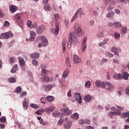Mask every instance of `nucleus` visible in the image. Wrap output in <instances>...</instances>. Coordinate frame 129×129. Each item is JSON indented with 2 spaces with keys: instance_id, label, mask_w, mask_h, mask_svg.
<instances>
[{
  "instance_id": "obj_9",
  "label": "nucleus",
  "mask_w": 129,
  "mask_h": 129,
  "mask_svg": "<svg viewBox=\"0 0 129 129\" xmlns=\"http://www.w3.org/2000/svg\"><path fill=\"white\" fill-rule=\"evenodd\" d=\"M120 114H121L120 110H118L117 112L114 111L109 112V115L111 118H112V116H113V115H120Z\"/></svg>"
},
{
  "instance_id": "obj_26",
  "label": "nucleus",
  "mask_w": 129,
  "mask_h": 129,
  "mask_svg": "<svg viewBox=\"0 0 129 129\" xmlns=\"http://www.w3.org/2000/svg\"><path fill=\"white\" fill-rule=\"evenodd\" d=\"M41 80L42 81H44V82H47V83H48V82H49L50 81V78H49L48 77H47L46 76H44V77H42L41 78Z\"/></svg>"
},
{
  "instance_id": "obj_37",
  "label": "nucleus",
  "mask_w": 129,
  "mask_h": 129,
  "mask_svg": "<svg viewBox=\"0 0 129 129\" xmlns=\"http://www.w3.org/2000/svg\"><path fill=\"white\" fill-rule=\"evenodd\" d=\"M27 24L28 28H30V29H33V22H32V21L28 20Z\"/></svg>"
},
{
  "instance_id": "obj_24",
  "label": "nucleus",
  "mask_w": 129,
  "mask_h": 129,
  "mask_svg": "<svg viewBox=\"0 0 129 129\" xmlns=\"http://www.w3.org/2000/svg\"><path fill=\"white\" fill-rule=\"evenodd\" d=\"M71 117L73 119H78L79 118V114L77 113H75L71 115Z\"/></svg>"
},
{
  "instance_id": "obj_6",
  "label": "nucleus",
  "mask_w": 129,
  "mask_h": 129,
  "mask_svg": "<svg viewBox=\"0 0 129 129\" xmlns=\"http://www.w3.org/2000/svg\"><path fill=\"white\" fill-rule=\"evenodd\" d=\"M45 30H46V27L41 25L37 29L36 32L37 34H42Z\"/></svg>"
},
{
  "instance_id": "obj_20",
  "label": "nucleus",
  "mask_w": 129,
  "mask_h": 129,
  "mask_svg": "<svg viewBox=\"0 0 129 129\" xmlns=\"http://www.w3.org/2000/svg\"><path fill=\"white\" fill-rule=\"evenodd\" d=\"M77 13L78 14H79L80 15V18H81L82 16L83 15H84V11H83V9L82 8H80L77 11Z\"/></svg>"
},
{
  "instance_id": "obj_27",
  "label": "nucleus",
  "mask_w": 129,
  "mask_h": 129,
  "mask_svg": "<svg viewBox=\"0 0 129 129\" xmlns=\"http://www.w3.org/2000/svg\"><path fill=\"white\" fill-rule=\"evenodd\" d=\"M84 99L87 102L90 101L91 100V96L90 95H87L84 97Z\"/></svg>"
},
{
  "instance_id": "obj_45",
  "label": "nucleus",
  "mask_w": 129,
  "mask_h": 129,
  "mask_svg": "<svg viewBox=\"0 0 129 129\" xmlns=\"http://www.w3.org/2000/svg\"><path fill=\"white\" fill-rule=\"evenodd\" d=\"M63 122H64V118H61L57 123V125H61Z\"/></svg>"
},
{
  "instance_id": "obj_17",
  "label": "nucleus",
  "mask_w": 129,
  "mask_h": 129,
  "mask_svg": "<svg viewBox=\"0 0 129 129\" xmlns=\"http://www.w3.org/2000/svg\"><path fill=\"white\" fill-rule=\"evenodd\" d=\"M106 84L109 90H112V89L114 88V86H113V85L111 84L109 82H107Z\"/></svg>"
},
{
  "instance_id": "obj_11",
  "label": "nucleus",
  "mask_w": 129,
  "mask_h": 129,
  "mask_svg": "<svg viewBox=\"0 0 129 129\" xmlns=\"http://www.w3.org/2000/svg\"><path fill=\"white\" fill-rule=\"evenodd\" d=\"M104 4L106 6H107L108 4L112 5V6H114L115 5V1L114 0H105Z\"/></svg>"
},
{
  "instance_id": "obj_13",
  "label": "nucleus",
  "mask_w": 129,
  "mask_h": 129,
  "mask_svg": "<svg viewBox=\"0 0 129 129\" xmlns=\"http://www.w3.org/2000/svg\"><path fill=\"white\" fill-rule=\"evenodd\" d=\"M21 18H22V14H17L14 16V20L18 23L20 20H21Z\"/></svg>"
},
{
  "instance_id": "obj_7",
  "label": "nucleus",
  "mask_w": 129,
  "mask_h": 129,
  "mask_svg": "<svg viewBox=\"0 0 129 129\" xmlns=\"http://www.w3.org/2000/svg\"><path fill=\"white\" fill-rule=\"evenodd\" d=\"M18 59L21 68H24V67H25V65H26V61L24 60V58L21 57H19Z\"/></svg>"
},
{
  "instance_id": "obj_29",
  "label": "nucleus",
  "mask_w": 129,
  "mask_h": 129,
  "mask_svg": "<svg viewBox=\"0 0 129 129\" xmlns=\"http://www.w3.org/2000/svg\"><path fill=\"white\" fill-rule=\"evenodd\" d=\"M78 18V13L76 12V13L75 14L74 16L72 17L71 20V23H73L75 21V20H76Z\"/></svg>"
},
{
  "instance_id": "obj_52",
  "label": "nucleus",
  "mask_w": 129,
  "mask_h": 129,
  "mask_svg": "<svg viewBox=\"0 0 129 129\" xmlns=\"http://www.w3.org/2000/svg\"><path fill=\"white\" fill-rule=\"evenodd\" d=\"M115 39H117L120 37V34L119 33H115L114 34Z\"/></svg>"
},
{
  "instance_id": "obj_51",
  "label": "nucleus",
  "mask_w": 129,
  "mask_h": 129,
  "mask_svg": "<svg viewBox=\"0 0 129 129\" xmlns=\"http://www.w3.org/2000/svg\"><path fill=\"white\" fill-rule=\"evenodd\" d=\"M82 52H84L86 49L87 45L85 44H82Z\"/></svg>"
},
{
  "instance_id": "obj_23",
  "label": "nucleus",
  "mask_w": 129,
  "mask_h": 129,
  "mask_svg": "<svg viewBox=\"0 0 129 129\" xmlns=\"http://www.w3.org/2000/svg\"><path fill=\"white\" fill-rule=\"evenodd\" d=\"M40 56V54H39V53H33L31 54V58L37 59V58H39Z\"/></svg>"
},
{
  "instance_id": "obj_31",
  "label": "nucleus",
  "mask_w": 129,
  "mask_h": 129,
  "mask_svg": "<svg viewBox=\"0 0 129 129\" xmlns=\"http://www.w3.org/2000/svg\"><path fill=\"white\" fill-rule=\"evenodd\" d=\"M68 75H69V71L68 70H66L64 71L62 74V77H63V78H66Z\"/></svg>"
},
{
  "instance_id": "obj_28",
  "label": "nucleus",
  "mask_w": 129,
  "mask_h": 129,
  "mask_svg": "<svg viewBox=\"0 0 129 129\" xmlns=\"http://www.w3.org/2000/svg\"><path fill=\"white\" fill-rule=\"evenodd\" d=\"M98 38H102L104 36V31H99L96 35Z\"/></svg>"
},
{
  "instance_id": "obj_19",
  "label": "nucleus",
  "mask_w": 129,
  "mask_h": 129,
  "mask_svg": "<svg viewBox=\"0 0 129 129\" xmlns=\"http://www.w3.org/2000/svg\"><path fill=\"white\" fill-rule=\"evenodd\" d=\"M113 27L114 28H120L121 27V23L119 22H116L113 23Z\"/></svg>"
},
{
  "instance_id": "obj_41",
  "label": "nucleus",
  "mask_w": 129,
  "mask_h": 129,
  "mask_svg": "<svg viewBox=\"0 0 129 129\" xmlns=\"http://www.w3.org/2000/svg\"><path fill=\"white\" fill-rule=\"evenodd\" d=\"M91 86V82H90V81H88L86 82L85 86L86 88H89Z\"/></svg>"
},
{
  "instance_id": "obj_39",
  "label": "nucleus",
  "mask_w": 129,
  "mask_h": 129,
  "mask_svg": "<svg viewBox=\"0 0 129 129\" xmlns=\"http://www.w3.org/2000/svg\"><path fill=\"white\" fill-rule=\"evenodd\" d=\"M17 10H18V9L16 6H12L10 8V10L11 12H12V13H15V12H17Z\"/></svg>"
},
{
  "instance_id": "obj_64",
  "label": "nucleus",
  "mask_w": 129,
  "mask_h": 129,
  "mask_svg": "<svg viewBox=\"0 0 129 129\" xmlns=\"http://www.w3.org/2000/svg\"><path fill=\"white\" fill-rule=\"evenodd\" d=\"M30 36L36 37V33L34 31H30Z\"/></svg>"
},
{
  "instance_id": "obj_54",
  "label": "nucleus",
  "mask_w": 129,
  "mask_h": 129,
  "mask_svg": "<svg viewBox=\"0 0 129 129\" xmlns=\"http://www.w3.org/2000/svg\"><path fill=\"white\" fill-rule=\"evenodd\" d=\"M7 120V119L5 118V117H3L0 118V121L1 122H5Z\"/></svg>"
},
{
  "instance_id": "obj_47",
  "label": "nucleus",
  "mask_w": 129,
  "mask_h": 129,
  "mask_svg": "<svg viewBox=\"0 0 129 129\" xmlns=\"http://www.w3.org/2000/svg\"><path fill=\"white\" fill-rule=\"evenodd\" d=\"M21 90H22V88H21V87H18L17 88H16L15 93H19V92H21Z\"/></svg>"
},
{
  "instance_id": "obj_16",
  "label": "nucleus",
  "mask_w": 129,
  "mask_h": 129,
  "mask_svg": "<svg viewBox=\"0 0 129 129\" xmlns=\"http://www.w3.org/2000/svg\"><path fill=\"white\" fill-rule=\"evenodd\" d=\"M17 70H19V67L18 66V64H15L13 68L11 69V73H16L17 72Z\"/></svg>"
},
{
  "instance_id": "obj_38",
  "label": "nucleus",
  "mask_w": 129,
  "mask_h": 129,
  "mask_svg": "<svg viewBox=\"0 0 129 129\" xmlns=\"http://www.w3.org/2000/svg\"><path fill=\"white\" fill-rule=\"evenodd\" d=\"M8 81L10 83H15L16 81V78H15V77L10 78L8 79Z\"/></svg>"
},
{
  "instance_id": "obj_15",
  "label": "nucleus",
  "mask_w": 129,
  "mask_h": 129,
  "mask_svg": "<svg viewBox=\"0 0 129 129\" xmlns=\"http://www.w3.org/2000/svg\"><path fill=\"white\" fill-rule=\"evenodd\" d=\"M23 106L26 110H27L28 107H29V106L28 105V101H27V99L26 98L23 100Z\"/></svg>"
},
{
  "instance_id": "obj_57",
  "label": "nucleus",
  "mask_w": 129,
  "mask_h": 129,
  "mask_svg": "<svg viewBox=\"0 0 129 129\" xmlns=\"http://www.w3.org/2000/svg\"><path fill=\"white\" fill-rule=\"evenodd\" d=\"M4 26H5V27H9V26H10V22H9V21H6L5 22Z\"/></svg>"
},
{
  "instance_id": "obj_42",
  "label": "nucleus",
  "mask_w": 129,
  "mask_h": 129,
  "mask_svg": "<svg viewBox=\"0 0 129 129\" xmlns=\"http://www.w3.org/2000/svg\"><path fill=\"white\" fill-rule=\"evenodd\" d=\"M32 62L34 66H38V65H39V63L38 62V61H37V59H33Z\"/></svg>"
},
{
  "instance_id": "obj_2",
  "label": "nucleus",
  "mask_w": 129,
  "mask_h": 129,
  "mask_svg": "<svg viewBox=\"0 0 129 129\" xmlns=\"http://www.w3.org/2000/svg\"><path fill=\"white\" fill-rule=\"evenodd\" d=\"M10 37H14V34L12 33V32L9 31L7 33H2L0 35V39H9Z\"/></svg>"
},
{
  "instance_id": "obj_5",
  "label": "nucleus",
  "mask_w": 129,
  "mask_h": 129,
  "mask_svg": "<svg viewBox=\"0 0 129 129\" xmlns=\"http://www.w3.org/2000/svg\"><path fill=\"white\" fill-rule=\"evenodd\" d=\"M75 100L78 101V102L80 104L82 103V99L81 98V95H80V93H76L74 95Z\"/></svg>"
},
{
  "instance_id": "obj_21",
  "label": "nucleus",
  "mask_w": 129,
  "mask_h": 129,
  "mask_svg": "<svg viewBox=\"0 0 129 129\" xmlns=\"http://www.w3.org/2000/svg\"><path fill=\"white\" fill-rule=\"evenodd\" d=\"M111 52H112L113 53H114V55H117V57H118V56H119V55L118 54V53H117V48H116V47H113L111 48Z\"/></svg>"
},
{
  "instance_id": "obj_60",
  "label": "nucleus",
  "mask_w": 129,
  "mask_h": 129,
  "mask_svg": "<svg viewBox=\"0 0 129 129\" xmlns=\"http://www.w3.org/2000/svg\"><path fill=\"white\" fill-rule=\"evenodd\" d=\"M86 41H87V37H84L83 42L82 44H86Z\"/></svg>"
},
{
  "instance_id": "obj_14",
  "label": "nucleus",
  "mask_w": 129,
  "mask_h": 129,
  "mask_svg": "<svg viewBox=\"0 0 129 129\" xmlns=\"http://www.w3.org/2000/svg\"><path fill=\"white\" fill-rule=\"evenodd\" d=\"M71 125H72V122L71 121H69L64 123L63 124V127L65 129H69L71 127Z\"/></svg>"
},
{
  "instance_id": "obj_63",
  "label": "nucleus",
  "mask_w": 129,
  "mask_h": 129,
  "mask_svg": "<svg viewBox=\"0 0 129 129\" xmlns=\"http://www.w3.org/2000/svg\"><path fill=\"white\" fill-rule=\"evenodd\" d=\"M84 121L85 123H86L87 124H90V120L87 119Z\"/></svg>"
},
{
  "instance_id": "obj_22",
  "label": "nucleus",
  "mask_w": 129,
  "mask_h": 129,
  "mask_svg": "<svg viewBox=\"0 0 129 129\" xmlns=\"http://www.w3.org/2000/svg\"><path fill=\"white\" fill-rule=\"evenodd\" d=\"M108 41V38H105L102 42H100L99 43V46H100V47H101L102 46H103V45H105V44H106V43H107Z\"/></svg>"
},
{
  "instance_id": "obj_33",
  "label": "nucleus",
  "mask_w": 129,
  "mask_h": 129,
  "mask_svg": "<svg viewBox=\"0 0 129 129\" xmlns=\"http://www.w3.org/2000/svg\"><path fill=\"white\" fill-rule=\"evenodd\" d=\"M113 15H114V12L111 11L107 14L106 17L107 18H113Z\"/></svg>"
},
{
  "instance_id": "obj_61",
  "label": "nucleus",
  "mask_w": 129,
  "mask_h": 129,
  "mask_svg": "<svg viewBox=\"0 0 129 129\" xmlns=\"http://www.w3.org/2000/svg\"><path fill=\"white\" fill-rule=\"evenodd\" d=\"M64 22V25L66 27H68V24L69 23V21H68V20L65 19Z\"/></svg>"
},
{
  "instance_id": "obj_53",
  "label": "nucleus",
  "mask_w": 129,
  "mask_h": 129,
  "mask_svg": "<svg viewBox=\"0 0 129 129\" xmlns=\"http://www.w3.org/2000/svg\"><path fill=\"white\" fill-rule=\"evenodd\" d=\"M125 91L126 95H129V86L125 88Z\"/></svg>"
},
{
  "instance_id": "obj_34",
  "label": "nucleus",
  "mask_w": 129,
  "mask_h": 129,
  "mask_svg": "<svg viewBox=\"0 0 129 129\" xmlns=\"http://www.w3.org/2000/svg\"><path fill=\"white\" fill-rule=\"evenodd\" d=\"M43 9L45 11H48L49 12H51L52 11V8L48 5H45L43 7Z\"/></svg>"
},
{
  "instance_id": "obj_59",
  "label": "nucleus",
  "mask_w": 129,
  "mask_h": 129,
  "mask_svg": "<svg viewBox=\"0 0 129 129\" xmlns=\"http://www.w3.org/2000/svg\"><path fill=\"white\" fill-rule=\"evenodd\" d=\"M100 86L101 88H105V83H104L103 82H101Z\"/></svg>"
},
{
  "instance_id": "obj_8",
  "label": "nucleus",
  "mask_w": 129,
  "mask_h": 129,
  "mask_svg": "<svg viewBox=\"0 0 129 129\" xmlns=\"http://www.w3.org/2000/svg\"><path fill=\"white\" fill-rule=\"evenodd\" d=\"M73 58H74V62L75 64H78V63L82 62V61L81 60V59H80V58H79L78 56H77V55L74 54L73 56Z\"/></svg>"
},
{
  "instance_id": "obj_12",
  "label": "nucleus",
  "mask_w": 129,
  "mask_h": 129,
  "mask_svg": "<svg viewBox=\"0 0 129 129\" xmlns=\"http://www.w3.org/2000/svg\"><path fill=\"white\" fill-rule=\"evenodd\" d=\"M54 110H55V107L54 106L47 107L45 109V111L48 114H49L50 112H52V111H54Z\"/></svg>"
},
{
  "instance_id": "obj_25",
  "label": "nucleus",
  "mask_w": 129,
  "mask_h": 129,
  "mask_svg": "<svg viewBox=\"0 0 129 129\" xmlns=\"http://www.w3.org/2000/svg\"><path fill=\"white\" fill-rule=\"evenodd\" d=\"M114 77L115 79H121L122 78V75L121 74H115Z\"/></svg>"
},
{
  "instance_id": "obj_4",
  "label": "nucleus",
  "mask_w": 129,
  "mask_h": 129,
  "mask_svg": "<svg viewBox=\"0 0 129 129\" xmlns=\"http://www.w3.org/2000/svg\"><path fill=\"white\" fill-rule=\"evenodd\" d=\"M61 111H62L64 115H70L72 113V111L69 110L68 107L62 108Z\"/></svg>"
},
{
  "instance_id": "obj_56",
  "label": "nucleus",
  "mask_w": 129,
  "mask_h": 129,
  "mask_svg": "<svg viewBox=\"0 0 129 129\" xmlns=\"http://www.w3.org/2000/svg\"><path fill=\"white\" fill-rule=\"evenodd\" d=\"M121 32H122V33H126L127 30L126 29V28H124V27H123L121 29Z\"/></svg>"
},
{
  "instance_id": "obj_32",
  "label": "nucleus",
  "mask_w": 129,
  "mask_h": 129,
  "mask_svg": "<svg viewBox=\"0 0 129 129\" xmlns=\"http://www.w3.org/2000/svg\"><path fill=\"white\" fill-rule=\"evenodd\" d=\"M59 25L58 24H56L55 26V31H54V34L55 35H57L58 34H59Z\"/></svg>"
},
{
  "instance_id": "obj_10",
  "label": "nucleus",
  "mask_w": 129,
  "mask_h": 129,
  "mask_svg": "<svg viewBox=\"0 0 129 129\" xmlns=\"http://www.w3.org/2000/svg\"><path fill=\"white\" fill-rule=\"evenodd\" d=\"M65 64L66 65L67 68L71 67V60H70V58H69V57H68L66 58Z\"/></svg>"
},
{
  "instance_id": "obj_49",
  "label": "nucleus",
  "mask_w": 129,
  "mask_h": 129,
  "mask_svg": "<svg viewBox=\"0 0 129 129\" xmlns=\"http://www.w3.org/2000/svg\"><path fill=\"white\" fill-rule=\"evenodd\" d=\"M121 91H123V89L122 88H120V89H119L118 90V91H117V92H118V95L119 96H121V95H122V94L121 93Z\"/></svg>"
},
{
  "instance_id": "obj_50",
  "label": "nucleus",
  "mask_w": 129,
  "mask_h": 129,
  "mask_svg": "<svg viewBox=\"0 0 129 129\" xmlns=\"http://www.w3.org/2000/svg\"><path fill=\"white\" fill-rule=\"evenodd\" d=\"M40 101L41 103H43L44 104L47 103V101H46V98H41Z\"/></svg>"
},
{
  "instance_id": "obj_48",
  "label": "nucleus",
  "mask_w": 129,
  "mask_h": 129,
  "mask_svg": "<svg viewBox=\"0 0 129 129\" xmlns=\"http://www.w3.org/2000/svg\"><path fill=\"white\" fill-rule=\"evenodd\" d=\"M101 84V82H100V81L97 80L95 82V85L96 86H97V87H100Z\"/></svg>"
},
{
  "instance_id": "obj_30",
  "label": "nucleus",
  "mask_w": 129,
  "mask_h": 129,
  "mask_svg": "<svg viewBox=\"0 0 129 129\" xmlns=\"http://www.w3.org/2000/svg\"><path fill=\"white\" fill-rule=\"evenodd\" d=\"M55 99V98L52 96H48L46 97V100L47 101H49V102H51L52 101H54V100Z\"/></svg>"
},
{
  "instance_id": "obj_35",
  "label": "nucleus",
  "mask_w": 129,
  "mask_h": 129,
  "mask_svg": "<svg viewBox=\"0 0 129 129\" xmlns=\"http://www.w3.org/2000/svg\"><path fill=\"white\" fill-rule=\"evenodd\" d=\"M128 73L127 72H125L122 75V78L123 79H124L125 80H127V79L128 78Z\"/></svg>"
},
{
  "instance_id": "obj_1",
  "label": "nucleus",
  "mask_w": 129,
  "mask_h": 129,
  "mask_svg": "<svg viewBox=\"0 0 129 129\" xmlns=\"http://www.w3.org/2000/svg\"><path fill=\"white\" fill-rule=\"evenodd\" d=\"M74 33L75 34V36L72 35V33H70L68 41V48H69V49H70V48L72 47V44H74L75 45L77 44V37L75 36H79L81 37L84 35L81 27L79 26L75 29Z\"/></svg>"
},
{
  "instance_id": "obj_43",
  "label": "nucleus",
  "mask_w": 129,
  "mask_h": 129,
  "mask_svg": "<svg viewBox=\"0 0 129 129\" xmlns=\"http://www.w3.org/2000/svg\"><path fill=\"white\" fill-rule=\"evenodd\" d=\"M47 75V71L45 69L42 70L41 76L44 77Z\"/></svg>"
},
{
  "instance_id": "obj_36",
  "label": "nucleus",
  "mask_w": 129,
  "mask_h": 129,
  "mask_svg": "<svg viewBox=\"0 0 129 129\" xmlns=\"http://www.w3.org/2000/svg\"><path fill=\"white\" fill-rule=\"evenodd\" d=\"M62 47L63 52H65V50L66 49V41H65V40H62Z\"/></svg>"
},
{
  "instance_id": "obj_46",
  "label": "nucleus",
  "mask_w": 129,
  "mask_h": 129,
  "mask_svg": "<svg viewBox=\"0 0 129 129\" xmlns=\"http://www.w3.org/2000/svg\"><path fill=\"white\" fill-rule=\"evenodd\" d=\"M112 5H109V6L107 8V12H109V11H112L113 10V7Z\"/></svg>"
},
{
  "instance_id": "obj_58",
  "label": "nucleus",
  "mask_w": 129,
  "mask_h": 129,
  "mask_svg": "<svg viewBox=\"0 0 129 129\" xmlns=\"http://www.w3.org/2000/svg\"><path fill=\"white\" fill-rule=\"evenodd\" d=\"M31 107H33V108H38V105L35 104H31L30 105Z\"/></svg>"
},
{
  "instance_id": "obj_40",
  "label": "nucleus",
  "mask_w": 129,
  "mask_h": 129,
  "mask_svg": "<svg viewBox=\"0 0 129 129\" xmlns=\"http://www.w3.org/2000/svg\"><path fill=\"white\" fill-rule=\"evenodd\" d=\"M59 114H60V113H59V112L57 110H55L52 113V115L54 117H58V116H59Z\"/></svg>"
},
{
  "instance_id": "obj_62",
  "label": "nucleus",
  "mask_w": 129,
  "mask_h": 129,
  "mask_svg": "<svg viewBox=\"0 0 129 129\" xmlns=\"http://www.w3.org/2000/svg\"><path fill=\"white\" fill-rule=\"evenodd\" d=\"M79 124H83V123H85L84 120H83V119H80L79 120Z\"/></svg>"
},
{
  "instance_id": "obj_55",
  "label": "nucleus",
  "mask_w": 129,
  "mask_h": 129,
  "mask_svg": "<svg viewBox=\"0 0 129 129\" xmlns=\"http://www.w3.org/2000/svg\"><path fill=\"white\" fill-rule=\"evenodd\" d=\"M54 19L55 20V21H57V20H58V19H59V18H60V16H59V14H54Z\"/></svg>"
},
{
  "instance_id": "obj_18",
  "label": "nucleus",
  "mask_w": 129,
  "mask_h": 129,
  "mask_svg": "<svg viewBox=\"0 0 129 129\" xmlns=\"http://www.w3.org/2000/svg\"><path fill=\"white\" fill-rule=\"evenodd\" d=\"M41 38L42 40V44L43 46H47L48 45V40L44 36H41Z\"/></svg>"
},
{
  "instance_id": "obj_44",
  "label": "nucleus",
  "mask_w": 129,
  "mask_h": 129,
  "mask_svg": "<svg viewBox=\"0 0 129 129\" xmlns=\"http://www.w3.org/2000/svg\"><path fill=\"white\" fill-rule=\"evenodd\" d=\"M122 117H123V118H124V117H129V112L123 113L122 114Z\"/></svg>"
},
{
  "instance_id": "obj_3",
  "label": "nucleus",
  "mask_w": 129,
  "mask_h": 129,
  "mask_svg": "<svg viewBox=\"0 0 129 129\" xmlns=\"http://www.w3.org/2000/svg\"><path fill=\"white\" fill-rule=\"evenodd\" d=\"M56 86V84H51V85H43L42 86L43 88L45 89V91H50V90H52L53 87H55Z\"/></svg>"
}]
</instances>
